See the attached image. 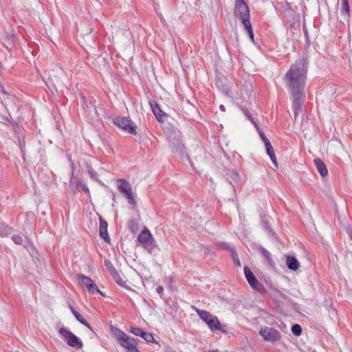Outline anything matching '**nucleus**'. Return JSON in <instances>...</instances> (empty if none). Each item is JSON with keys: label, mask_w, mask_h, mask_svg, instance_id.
Segmentation results:
<instances>
[{"label": "nucleus", "mask_w": 352, "mask_h": 352, "mask_svg": "<svg viewBox=\"0 0 352 352\" xmlns=\"http://www.w3.org/2000/svg\"><path fill=\"white\" fill-rule=\"evenodd\" d=\"M88 173L92 179L98 180V174L94 169H92L91 168H89Z\"/></svg>", "instance_id": "obj_33"}, {"label": "nucleus", "mask_w": 352, "mask_h": 352, "mask_svg": "<svg viewBox=\"0 0 352 352\" xmlns=\"http://www.w3.org/2000/svg\"><path fill=\"white\" fill-rule=\"evenodd\" d=\"M242 111H243V112L244 113V114H245V115L248 118H251V117H252L251 114L250 113V112H249L247 109H242Z\"/></svg>", "instance_id": "obj_42"}, {"label": "nucleus", "mask_w": 352, "mask_h": 352, "mask_svg": "<svg viewBox=\"0 0 352 352\" xmlns=\"http://www.w3.org/2000/svg\"><path fill=\"white\" fill-rule=\"evenodd\" d=\"M292 332L295 336H300L302 333V328H301L300 325H299L298 324H295L294 325H293L292 327Z\"/></svg>", "instance_id": "obj_27"}, {"label": "nucleus", "mask_w": 352, "mask_h": 352, "mask_svg": "<svg viewBox=\"0 0 352 352\" xmlns=\"http://www.w3.org/2000/svg\"><path fill=\"white\" fill-rule=\"evenodd\" d=\"M314 164L322 177H325L327 175L328 170L326 165L320 159H316L314 160Z\"/></svg>", "instance_id": "obj_18"}, {"label": "nucleus", "mask_w": 352, "mask_h": 352, "mask_svg": "<svg viewBox=\"0 0 352 352\" xmlns=\"http://www.w3.org/2000/svg\"><path fill=\"white\" fill-rule=\"evenodd\" d=\"M312 352H317V351H312Z\"/></svg>", "instance_id": "obj_52"}, {"label": "nucleus", "mask_w": 352, "mask_h": 352, "mask_svg": "<svg viewBox=\"0 0 352 352\" xmlns=\"http://www.w3.org/2000/svg\"><path fill=\"white\" fill-rule=\"evenodd\" d=\"M126 352H140L137 349L135 344L126 349Z\"/></svg>", "instance_id": "obj_34"}, {"label": "nucleus", "mask_w": 352, "mask_h": 352, "mask_svg": "<svg viewBox=\"0 0 352 352\" xmlns=\"http://www.w3.org/2000/svg\"><path fill=\"white\" fill-rule=\"evenodd\" d=\"M234 14L235 17L239 19L242 23L250 21V14L248 3L245 0H235V6Z\"/></svg>", "instance_id": "obj_2"}, {"label": "nucleus", "mask_w": 352, "mask_h": 352, "mask_svg": "<svg viewBox=\"0 0 352 352\" xmlns=\"http://www.w3.org/2000/svg\"><path fill=\"white\" fill-rule=\"evenodd\" d=\"M112 332L119 344L125 349H127L135 344V340L133 338L128 336L124 331L118 328L113 329Z\"/></svg>", "instance_id": "obj_4"}, {"label": "nucleus", "mask_w": 352, "mask_h": 352, "mask_svg": "<svg viewBox=\"0 0 352 352\" xmlns=\"http://www.w3.org/2000/svg\"><path fill=\"white\" fill-rule=\"evenodd\" d=\"M95 292H97L98 294H100V295H102V296H104V294L101 292L99 289H98V291H95Z\"/></svg>", "instance_id": "obj_45"}, {"label": "nucleus", "mask_w": 352, "mask_h": 352, "mask_svg": "<svg viewBox=\"0 0 352 352\" xmlns=\"http://www.w3.org/2000/svg\"><path fill=\"white\" fill-rule=\"evenodd\" d=\"M84 325H85L87 328H89V329L91 330V325L85 320V324H83Z\"/></svg>", "instance_id": "obj_44"}, {"label": "nucleus", "mask_w": 352, "mask_h": 352, "mask_svg": "<svg viewBox=\"0 0 352 352\" xmlns=\"http://www.w3.org/2000/svg\"><path fill=\"white\" fill-rule=\"evenodd\" d=\"M0 91L5 95L9 96L10 94L5 90V88L2 84L0 83Z\"/></svg>", "instance_id": "obj_38"}, {"label": "nucleus", "mask_w": 352, "mask_h": 352, "mask_svg": "<svg viewBox=\"0 0 352 352\" xmlns=\"http://www.w3.org/2000/svg\"><path fill=\"white\" fill-rule=\"evenodd\" d=\"M286 264L289 270L294 271L297 270L299 267V262L298 260L295 257L289 255L286 257Z\"/></svg>", "instance_id": "obj_17"}, {"label": "nucleus", "mask_w": 352, "mask_h": 352, "mask_svg": "<svg viewBox=\"0 0 352 352\" xmlns=\"http://www.w3.org/2000/svg\"><path fill=\"white\" fill-rule=\"evenodd\" d=\"M339 8L341 17L344 21L349 22L350 17V6L348 0H340Z\"/></svg>", "instance_id": "obj_13"}, {"label": "nucleus", "mask_w": 352, "mask_h": 352, "mask_svg": "<svg viewBox=\"0 0 352 352\" xmlns=\"http://www.w3.org/2000/svg\"><path fill=\"white\" fill-rule=\"evenodd\" d=\"M208 352H217V351H208Z\"/></svg>", "instance_id": "obj_51"}, {"label": "nucleus", "mask_w": 352, "mask_h": 352, "mask_svg": "<svg viewBox=\"0 0 352 352\" xmlns=\"http://www.w3.org/2000/svg\"><path fill=\"white\" fill-rule=\"evenodd\" d=\"M232 256L233 258L235 265L238 267H241V262L238 258V256H237V254L236 252L232 250Z\"/></svg>", "instance_id": "obj_32"}, {"label": "nucleus", "mask_w": 352, "mask_h": 352, "mask_svg": "<svg viewBox=\"0 0 352 352\" xmlns=\"http://www.w3.org/2000/svg\"><path fill=\"white\" fill-rule=\"evenodd\" d=\"M59 333L67 340V342L70 346L76 349H80L82 347L81 340L69 330L63 327L60 329Z\"/></svg>", "instance_id": "obj_5"}, {"label": "nucleus", "mask_w": 352, "mask_h": 352, "mask_svg": "<svg viewBox=\"0 0 352 352\" xmlns=\"http://www.w3.org/2000/svg\"><path fill=\"white\" fill-rule=\"evenodd\" d=\"M113 123L117 125L119 128L124 130L125 131L135 135L136 134V126L132 124V121L129 118L126 117H118L113 120Z\"/></svg>", "instance_id": "obj_8"}, {"label": "nucleus", "mask_w": 352, "mask_h": 352, "mask_svg": "<svg viewBox=\"0 0 352 352\" xmlns=\"http://www.w3.org/2000/svg\"><path fill=\"white\" fill-rule=\"evenodd\" d=\"M76 320L78 321H79L81 324H85V320L82 317V316L79 314H78V316H76Z\"/></svg>", "instance_id": "obj_36"}, {"label": "nucleus", "mask_w": 352, "mask_h": 352, "mask_svg": "<svg viewBox=\"0 0 352 352\" xmlns=\"http://www.w3.org/2000/svg\"><path fill=\"white\" fill-rule=\"evenodd\" d=\"M19 144H20L21 146H22V144H24L23 140H21L20 138H19Z\"/></svg>", "instance_id": "obj_46"}, {"label": "nucleus", "mask_w": 352, "mask_h": 352, "mask_svg": "<svg viewBox=\"0 0 352 352\" xmlns=\"http://www.w3.org/2000/svg\"><path fill=\"white\" fill-rule=\"evenodd\" d=\"M243 25H244L245 30H247L248 35L253 36V34H254L253 29H252L250 21H246V23H243Z\"/></svg>", "instance_id": "obj_29"}, {"label": "nucleus", "mask_w": 352, "mask_h": 352, "mask_svg": "<svg viewBox=\"0 0 352 352\" xmlns=\"http://www.w3.org/2000/svg\"><path fill=\"white\" fill-rule=\"evenodd\" d=\"M149 104L156 119L158 121H160L162 116V111H161L159 104L155 100L149 101Z\"/></svg>", "instance_id": "obj_16"}, {"label": "nucleus", "mask_w": 352, "mask_h": 352, "mask_svg": "<svg viewBox=\"0 0 352 352\" xmlns=\"http://www.w3.org/2000/svg\"><path fill=\"white\" fill-rule=\"evenodd\" d=\"M250 36V38H251V40H252V41H254V35H253V36Z\"/></svg>", "instance_id": "obj_50"}, {"label": "nucleus", "mask_w": 352, "mask_h": 352, "mask_svg": "<svg viewBox=\"0 0 352 352\" xmlns=\"http://www.w3.org/2000/svg\"><path fill=\"white\" fill-rule=\"evenodd\" d=\"M163 291H164V287L162 286L159 285L157 287L156 292L157 294L161 295L163 293Z\"/></svg>", "instance_id": "obj_39"}, {"label": "nucleus", "mask_w": 352, "mask_h": 352, "mask_svg": "<svg viewBox=\"0 0 352 352\" xmlns=\"http://www.w3.org/2000/svg\"><path fill=\"white\" fill-rule=\"evenodd\" d=\"M259 251L261 253V254L265 257V258L268 261V263L272 267H274L275 263L271 257V253L263 247L259 248Z\"/></svg>", "instance_id": "obj_20"}, {"label": "nucleus", "mask_w": 352, "mask_h": 352, "mask_svg": "<svg viewBox=\"0 0 352 352\" xmlns=\"http://www.w3.org/2000/svg\"><path fill=\"white\" fill-rule=\"evenodd\" d=\"M99 58H100V59H102V62L104 63V66L107 69H109V65L108 62L106 60L105 58H101V57H99Z\"/></svg>", "instance_id": "obj_41"}, {"label": "nucleus", "mask_w": 352, "mask_h": 352, "mask_svg": "<svg viewBox=\"0 0 352 352\" xmlns=\"http://www.w3.org/2000/svg\"><path fill=\"white\" fill-rule=\"evenodd\" d=\"M130 331L133 335L141 337L147 342H153L155 341L152 333L145 331L140 328L132 327Z\"/></svg>", "instance_id": "obj_12"}, {"label": "nucleus", "mask_w": 352, "mask_h": 352, "mask_svg": "<svg viewBox=\"0 0 352 352\" xmlns=\"http://www.w3.org/2000/svg\"><path fill=\"white\" fill-rule=\"evenodd\" d=\"M259 334L265 341L268 342H276L281 338V334L277 329L267 326L261 327Z\"/></svg>", "instance_id": "obj_6"}, {"label": "nucleus", "mask_w": 352, "mask_h": 352, "mask_svg": "<svg viewBox=\"0 0 352 352\" xmlns=\"http://www.w3.org/2000/svg\"><path fill=\"white\" fill-rule=\"evenodd\" d=\"M138 240L144 245V248L148 250L149 252L156 246L155 241L147 228H144L140 233L138 236Z\"/></svg>", "instance_id": "obj_3"}, {"label": "nucleus", "mask_w": 352, "mask_h": 352, "mask_svg": "<svg viewBox=\"0 0 352 352\" xmlns=\"http://www.w3.org/2000/svg\"><path fill=\"white\" fill-rule=\"evenodd\" d=\"M348 234H349V236H350V237H351V239L352 240V231L351 230H349L348 231Z\"/></svg>", "instance_id": "obj_48"}, {"label": "nucleus", "mask_w": 352, "mask_h": 352, "mask_svg": "<svg viewBox=\"0 0 352 352\" xmlns=\"http://www.w3.org/2000/svg\"><path fill=\"white\" fill-rule=\"evenodd\" d=\"M177 142L179 146V149L180 150V152H182V149L183 148V144L180 143L178 140H177Z\"/></svg>", "instance_id": "obj_43"}, {"label": "nucleus", "mask_w": 352, "mask_h": 352, "mask_svg": "<svg viewBox=\"0 0 352 352\" xmlns=\"http://www.w3.org/2000/svg\"><path fill=\"white\" fill-rule=\"evenodd\" d=\"M11 228L3 223H0V236H7L10 232Z\"/></svg>", "instance_id": "obj_26"}, {"label": "nucleus", "mask_w": 352, "mask_h": 352, "mask_svg": "<svg viewBox=\"0 0 352 352\" xmlns=\"http://www.w3.org/2000/svg\"><path fill=\"white\" fill-rule=\"evenodd\" d=\"M107 222L104 220L102 217H100V228L99 232L100 236L102 239H103L106 242L109 243L110 238L107 232Z\"/></svg>", "instance_id": "obj_14"}, {"label": "nucleus", "mask_w": 352, "mask_h": 352, "mask_svg": "<svg viewBox=\"0 0 352 352\" xmlns=\"http://www.w3.org/2000/svg\"><path fill=\"white\" fill-rule=\"evenodd\" d=\"M111 276L118 285L123 287H127L126 282L122 278L118 272H116V274H113Z\"/></svg>", "instance_id": "obj_23"}, {"label": "nucleus", "mask_w": 352, "mask_h": 352, "mask_svg": "<svg viewBox=\"0 0 352 352\" xmlns=\"http://www.w3.org/2000/svg\"><path fill=\"white\" fill-rule=\"evenodd\" d=\"M307 77V69L302 59L297 60L286 73L285 79L291 91L292 109L296 119L304 103L305 94L304 88Z\"/></svg>", "instance_id": "obj_1"}, {"label": "nucleus", "mask_w": 352, "mask_h": 352, "mask_svg": "<svg viewBox=\"0 0 352 352\" xmlns=\"http://www.w3.org/2000/svg\"><path fill=\"white\" fill-rule=\"evenodd\" d=\"M219 108H220V109H221V111H225V107H224V106H223V105H222V104H221V105H220Z\"/></svg>", "instance_id": "obj_47"}, {"label": "nucleus", "mask_w": 352, "mask_h": 352, "mask_svg": "<svg viewBox=\"0 0 352 352\" xmlns=\"http://www.w3.org/2000/svg\"><path fill=\"white\" fill-rule=\"evenodd\" d=\"M258 134H259L261 138L262 139L263 142H264L265 146H268V144H271L270 140L267 139V138L265 136L264 133L261 129H258Z\"/></svg>", "instance_id": "obj_31"}, {"label": "nucleus", "mask_w": 352, "mask_h": 352, "mask_svg": "<svg viewBox=\"0 0 352 352\" xmlns=\"http://www.w3.org/2000/svg\"><path fill=\"white\" fill-rule=\"evenodd\" d=\"M223 245L224 248H226V249H228V248H229V247H228V244H226V243H223Z\"/></svg>", "instance_id": "obj_49"}, {"label": "nucleus", "mask_w": 352, "mask_h": 352, "mask_svg": "<svg viewBox=\"0 0 352 352\" xmlns=\"http://www.w3.org/2000/svg\"><path fill=\"white\" fill-rule=\"evenodd\" d=\"M208 326L212 331H221L226 333V325H222L216 316H213L210 320H208Z\"/></svg>", "instance_id": "obj_10"}, {"label": "nucleus", "mask_w": 352, "mask_h": 352, "mask_svg": "<svg viewBox=\"0 0 352 352\" xmlns=\"http://www.w3.org/2000/svg\"><path fill=\"white\" fill-rule=\"evenodd\" d=\"M250 120L251 121V122L254 125L255 128L256 129L257 131H258L259 129V126H258V124H257V122L255 121L254 118L252 116L251 118H249Z\"/></svg>", "instance_id": "obj_37"}, {"label": "nucleus", "mask_w": 352, "mask_h": 352, "mask_svg": "<svg viewBox=\"0 0 352 352\" xmlns=\"http://www.w3.org/2000/svg\"><path fill=\"white\" fill-rule=\"evenodd\" d=\"M83 182L78 177H72L70 180V187L74 190H80V187Z\"/></svg>", "instance_id": "obj_22"}, {"label": "nucleus", "mask_w": 352, "mask_h": 352, "mask_svg": "<svg viewBox=\"0 0 352 352\" xmlns=\"http://www.w3.org/2000/svg\"><path fill=\"white\" fill-rule=\"evenodd\" d=\"M252 86L250 83H245L241 89V94L243 96L244 94L247 96H250V92L252 91Z\"/></svg>", "instance_id": "obj_24"}, {"label": "nucleus", "mask_w": 352, "mask_h": 352, "mask_svg": "<svg viewBox=\"0 0 352 352\" xmlns=\"http://www.w3.org/2000/svg\"><path fill=\"white\" fill-rule=\"evenodd\" d=\"M244 274L248 283L252 287V288L258 292H261L263 289V285L258 281L253 272L247 266L244 267Z\"/></svg>", "instance_id": "obj_9"}, {"label": "nucleus", "mask_w": 352, "mask_h": 352, "mask_svg": "<svg viewBox=\"0 0 352 352\" xmlns=\"http://www.w3.org/2000/svg\"><path fill=\"white\" fill-rule=\"evenodd\" d=\"M78 279L81 280L82 284L86 287L89 293H95V291H98V287L96 284L89 277L84 275L79 274Z\"/></svg>", "instance_id": "obj_11"}, {"label": "nucleus", "mask_w": 352, "mask_h": 352, "mask_svg": "<svg viewBox=\"0 0 352 352\" xmlns=\"http://www.w3.org/2000/svg\"><path fill=\"white\" fill-rule=\"evenodd\" d=\"M104 265L107 270L110 272L111 275L113 274H116V272H118L115 267L113 266V263L109 260H104Z\"/></svg>", "instance_id": "obj_25"}, {"label": "nucleus", "mask_w": 352, "mask_h": 352, "mask_svg": "<svg viewBox=\"0 0 352 352\" xmlns=\"http://www.w3.org/2000/svg\"><path fill=\"white\" fill-rule=\"evenodd\" d=\"M12 239L15 244L21 245L23 243V238L19 234H14Z\"/></svg>", "instance_id": "obj_30"}, {"label": "nucleus", "mask_w": 352, "mask_h": 352, "mask_svg": "<svg viewBox=\"0 0 352 352\" xmlns=\"http://www.w3.org/2000/svg\"><path fill=\"white\" fill-rule=\"evenodd\" d=\"M192 307L195 309L199 318L208 324V322H209L208 320H210L211 318L214 315L211 314L210 312L207 311L199 309L197 308H195V307Z\"/></svg>", "instance_id": "obj_19"}, {"label": "nucleus", "mask_w": 352, "mask_h": 352, "mask_svg": "<svg viewBox=\"0 0 352 352\" xmlns=\"http://www.w3.org/2000/svg\"><path fill=\"white\" fill-rule=\"evenodd\" d=\"M80 189V190H83L85 192H87V193L89 192V190L88 187L84 183H82L81 184Z\"/></svg>", "instance_id": "obj_35"}, {"label": "nucleus", "mask_w": 352, "mask_h": 352, "mask_svg": "<svg viewBox=\"0 0 352 352\" xmlns=\"http://www.w3.org/2000/svg\"><path fill=\"white\" fill-rule=\"evenodd\" d=\"M265 148H266L267 153L269 155V157H270L272 162L276 166H277L276 155H275V153H274V151L272 144H268V146H265Z\"/></svg>", "instance_id": "obj_21"}, {"label": "nucleus", "mask_w": 352, "mask_h": 352, "mask_svg": "<svg viewBox=\"0 0 352 352\" xmlns=\"http://www.w3.org/2000/svg\"><path fill=\"white\" fill-rule=\"evenodd\" d=\"M69 307L71 310V311L72 312L73 315L75 316V318L76 317V316H78V314H79L78 312H77L75 309L72 306V305H69Z\"/></svg>", "instance_id": "obj_40"}, {"label": "nucleus", "mask_w": 352, "mask_h": 352, "mask_svg": "<svg viewBox=\"0 0 352 352\" xmlns=\"http://www.w3.org/2000/svg\"><path fill=\"white\" fill-rule=\"evenodd\" d=\"M117 184L119 191L126 195L129 203L135 204V200L129 182L124 179H118Z\"/></svg>", "instance_id": "obj_7"}, {"label": "nucleus", "mask_w": 352, "mask_h": 352, "mask_svg": "<svg viewBox=\"0 0 352 352\" xmlns=\"http://www.w3.org/2000/svg\"><path fill=\"white\" fill-rule=\"evenodd\" d=\"M138 223L135 219H132L129 221L128 227L131 232H135L138 229Z\"/></svg>", "instance_id": "obj_28"}, {"label": "nucleus", "mask_w": 352, "mask_h": 352, "mask_svg": "<svg viewBox=\"0 0 352 352\" xmlns=\"http://www.w3.org/2000/svg\"><path fill=\"white\" fill-rule=\"evenodd\" d=\"M226 177L230 184L234 187L241 181L239 173L234 170H229L226 173Z\"/></svg>", "instance_id": "obj_15"}]
</instances>
